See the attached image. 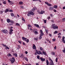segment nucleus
I'll return each mask as SVG.
<instances>
[{
    "instance_id": "16",
    "label": "nucleus",
    "mask_w": 65,
    "mask_h": 65,
    "mask_svg": "<svg viewBox=\"0 0 65 65\" xmlns=\"http://www.w3.org/2000/svg\"><path fill=\"white\" fill-rule=\"evenodd\" d=\"M51 54L52 55H55V52H52L51 53Z\"/></svg>"
},
{
    "instance_id": "40",
    "label": "nucleus",
    "mask_w": 65,
    "mask_h": 65,
    "mask_svg": "<svg viewBox=\"0 0 65 65\" xmlns=\"http://www.w3.org/2000/svg\"><path fill=\"white\" fill-rule=\"evenodd\" d=\"M9 31H10L12 32V31H13V30L12 29H10Z\"/></svg>"
},
{
    "instance_id": "1",
    "label": "nucleus",
    "mask_w": 65,
    "mask_h": 65,
    "mask_svg": "<svg viewBox=\"0 0 65 65\" xmlns=\"http://www.w3.org/2000/svg\"><path fill=\"white\" fill-rule=\"evenodd\" d=\"M28 13L27 14V15L28 17L30 16L31 15H33L34 14V12L32 11H29L28 12Z\"/></svg>"
},
{
    "instance_id": "33",
    "label": "nucleus",
    "mask_w": 65,
    "mask_h": 65,
    "mask_svg": "<svg viewBox=\"0 0 65 65\" xmlns=\"http://www.w3.org/2000/svg\"><path fill=\"white\" fill-rule=\"evenodd\" d=\"M9 33L10 34H12V33H13V32H12V31H10L9 32Z\"/></svg>"
},
{
    "instance_id": "19",
    "label": "nucleus",
    "mask_w": 65,
    "mask_h": 65,
    "mask_svg": "<svg viewBox=\"0 0 65 65\" xmlns=\"http://www.w3.org/2000/svg\"><path fill=\"white\" fill-rule=\"evenodd\" d=\"M42 52V53L43 55H46V53L45 52L43 51Z\"/></svg>"
},
{
    "instance_id": "25",
    "label": "nucleus",
    "mask_w": 65,
    "mask_h": 65,
    "mask_svg": "<svg viewBox=\"0 0 65 65\" xmlns=\"http://www.w3.org/2000/svg\"><path fill=\"white\" fill-rule=\"evenodd\" d=\"M11 15L12 17H13V16H14V14L12 13H11Z\"/></svg>"
},
{
    "instance_id": "32",
    "label": "nucleus",
    "mask_w": 65,
    "mask_h": 65,
    "mask_svg": "<svg viewBox=\"0 0 65 65\" xmlns=\"http://www.w3.org/2000/svg\"><path fill=\"white\" fill-rule=\"evenodd\" d=\"M40 36V37H39V38L40 39H41V38H42V37H41V36Z\"/></svg>"
},
{
    "instance_id": "10",
    "label": "nucleus",
    "mask_w": 65,
    "mask_h": 65,
    "mask_svg": "<svg viewBox=\"0 0 65 65\" xmlns=\"http://www.w3.org/2000/svg\"><path fill=\"white\" fill-rule=\"evenodd\" d=\"M37 8L35 7H34L32 10V11H34V10H36Z\"/></svg>"
},
{
    "instance_id": "46",
    "label": "nucleus",
    "mask_w": 65,
    "mask_h": 65,
    "mask_svg": "<svg viewBox=\"0 0 65 65\" xmlns=\"http://www.w3.org/2000/svg\"><path fill=\"white\" fill-rule=\"evenodd\" d=\"M53 41H55L56 40V39H53L52 40Z\"/></svg>"
},
{
    "instance_id": "37",
    "label": "nucleus",
    "mask_w": 65,
    "mask_h": 65,
    "mask_svg": "<svg viewBox=\"0 0 65 65\" xmlns=\"http://www.w3.org/2000/svg\"><path fill=\"white\" fill-rule=\"evenodd\" d=\"M44 23H46V20H44Z\"/></svg>"
},
{
    "instance_id": "61",
    "label": "nucleus",
    "mask_w": 65,
    "mask_h": 65,
    "mask_svg": "<svg viewBox=\"0 0 65 65\" xmlns=\"http://www.w3.org/2000/svg\"><path fill=\"white\" fill-rule=\"evenodd\" d=\"M11 23H13V21H11Z\"/></svg>"
},
{
    "instance_id": "34",
    "label": "nucleus",
    "mask_w": 65,
    "mask_h": 65,
    "mask_svg": "<svg viewBox=\"0 0 65 65\" xmlns=\"http://www.w3.org/2000/svg\"><path fill=\"white\" fill-rule=\"evenodd\" d=\"M55 61L56 62H58V58H56L55 59Z\"/></svg>"
},
{
    "instance_id": "29",
    "label": "nucleus",
    "mask_w": 65,
    "mask_h": 65,
    "mask_svg": "<svg viewBox=\"0 0 65 65\" xmlns=\"http://www.w3.org/2000/svg\"><path fill=\"white\" fill-rule=\"evenodd\" d=\"M14 56H15V57H17V53H14Z\"/></svg>"
},
{
    "instance_id": "57",
    "label": "nucleus",
    "mask_w": 65,
    "mask_h": 65,
    "mask_svg": "<svg viewBox=\"0 0 65 65\" xmlns=\"http://www.w3.org/2000/svg\"><path fill=\"white\" fill-rule=\"evenodd\" d=\"M58 38H61V35H59L58 36Z\"/></svg>"
},
{
    "instance_id": "41",
    "label": "nucleus",
    "mask_w": 65,
    "mask_h": 65,
    "mask_svg": "<svg viewBox=\"0 0 65 65\" xmlns=\"http://www.w3.org/2000/svg\"><path fill=\"white\" fill-rule=\"evenodd\" d=\"M3 13V11H0V14Z\"/></svg>"
},
{
    "instance_id": "64",
    "label": "nucleus",
    "mask_w": 65,
    "mask_h": 65,
    "mask_svg": "<svg viewBox=\"0 0 65 65\" xmlns=\"http://www.w3.org/2000/svg\"><path fill=\"white\" fill-rule=\"evenodd\" d=\"M2 45H3V46H5V45H4V44H2Z\"/></svg>"
},
{
    "instance_id": "58",
    "label": "nucleus",
    "mask_w": 65,
    "mask_h": 65,
    "mask_svg": "<svg viewBox=\"0 0 65 65\" xmlns=\"http://www.w3.org/2000/svg\"><path fill=\"white\" fill-rule=\"evenodd\" d=\"M53 11L54 12H56V11H57L55 9H54Z\"/></svg>"
},
{
    "instance_id": "60",
    "label": "nucleus",
    "mask_w": 65,
    "mask_h": 65,
    "mask_svg": "<svg viewBox=\"0 0 65 65\" xmlns=\"http://www.w3.org/2000/svg\"><path fill=\"white\" fill-rule=\"evenodd\" d=\"M25 54H28V52L27 51H25Z\"/></svg>"
},
{
    "instance_id": "20",
    "label": "nucleus",
    "mask_w": 65,
    "mask_h": 65,
    "mask_svg": "<svg viewBox=\"0 0 65 65\" xmlns=\"http://www.w3.org/2000/svg\"><path fill=\"white\" fill-rule=\"evenodd\" d=\"M54 8H55L56 9V8H57V7H58V6L57 5H54Z\"/></svg>"
},
{
    "instance_id": "56",
    "label": "nucleus",
    "mask_w": 65,
    "mask_h": 65,
    "mask_svg": "<svg viewBox=\"0 0 65 65\" xmlns=\"http://www.w3.org/2000/svg\"><path fill=\"white\" fill-rule=\"evenodd\" d=\"M62 39H65V37L64 36L63 37Z\"/></svg>"
},
{
    "instance_id": "13",
    "label": "nucleus",
    "mask_w": 65,
    "mask_h": 65,
    "mask_svg": "<svg viewBox=\"0 0 65 65\" xmlns=\"http://www.w3.org/2000/svg\"><path fill=\"white\" fill-rule=\"evenodd\" d=\"M44 11H43V10H42L40 12V14H43V13H44Z\"/></svg>"
},
{
    "instance_id": "22",
    "label": "nucleus",
    "mask_w": 65,
    "mask_h": 65,
    "mask_svg": "<svg viewBox=\"0 0 65 65\" xmlns=\"http://www.w3.org/2000/svg\"><path fill=\"white\" fill-rule=\"evenodd\" d=\"M14 4V3H13V2H11L10 3V4L11 5H13Z\"/></svg>"
},
{
    "instance_id": "55",
    "label": "nucleus",
    "mask_w": 65,
    "mask_h": 65,
    "mask_svg": "<svg viewBox=\"0 0 65 65\" xmlns=\"http://www.w3.org/2000/svg\"><path fill=\"white\" fill-rule=\"evenodd\" d=\"M62 20L63 21H65V18H63L62 19Z\"/></svg>"
},
{
    "instance_id": "59",
    "label": "nucleus",
    "mask_w": 65,
    "mask_h": 65,
    "mask_svg": "<svg viewBox=\"0 0 65 65\" xmlns=\"http://www.w3.org/2000/svg\"><path fill=\"white\" fill-rule=\"evenodd\" d=\"M18 47H19V48H20V47H21V46H20V45H18Z\"/></svg>"
},
{
    "instance_id": "7",
    "label": "nucleus",
    "mask_w": 65,
    "mask_h": 65,
    "mask_svg": "<svg viewBox=\"0 0 65 65\" xmlns=\"http://www.w3.org/2000/svg\"><path fill=\"white\" fill-rule=\"evenodd\" d=\"M40 32H41V34H40V36H42L44 34L42 32V30H41L40 31Z\"/></svg>"
},
{
    "instance_id": "48",
    "label": "nucleus",
    "mask_w": 65,
    "mask_h": 65,
    "mask_svg": "<svg viewBox=\"0 0 65 65\" xmlns=\"http://www.w3.org/2000/svg\"><path fill=\"white\" fill-rule=\"evenodd\" d=\"M9 55V56H10V57H11V54H10V53H9L8 54V55Z\"/></svg>"
},
{
    "instance_id": "38",
    "label": "nucleus",
    "mask_w": 65,
    "mask_h": 65,
    "mask_svg": "<svg viewBox=\"0 0 65 65\" xmlns=\"http://www.w3.org/2000/svg\"><path fill=\"white\" fill-rule=\"evenodd\" d=\"M3 4H6V1H4L3 3Z\"/></svg>"
},
{
    "instance_id": "23",
    "label": "nucleus",
    "mask_w": 65,
    "mask_h": 65,
    "mask_svg": "<svg viewBox=\"0 0 65 65\" xmlns=\"http://www.w3.org/2000/svg\"><path fill=\"white\" fill-rule=\"evenodd\" d=\"M8 11H9L8 10V9H6V11H5V13H6V12H7Z\"/></svg>"
},
{
    "instance_id": "30",
    "label": "nucleus",
    "mask_w": 65,
    "mask_h": 65,
    "mask_svg": "<svg viewBox=\"0 0 65 65\" xmlns=\"http://www.w3.org/2000/svg\"><path fill=\"white\" fill-rule=\"evenodd\" d=\"M15 25L19 26H20V24L18 23H16L15 24Z\"/></svg>"
},
{
    "instance_id": "52",
    "label": "nucleus",
    "mask_w": 65,
    "mask_h": 65,
    "mask_svg": "<svg viewBox=\"0 0 65 65\" xmlns=\"http://www.w3.org/2000/svg\"><path fill=\"white\" fill-rule=\"evenodd\" d=\"M8 2H9V3H10V2H11V1L10 0H8Z\"/></svg>"
},
{
    "instance_id": "18",
    "label": "nucleus",
    "mask_w": 65,
    "mask_h": 65,
    "mask_svg": "<svg viewBox=\"0 0 65 65\" xmlns=\"http://www.w3.org/2000/svg\"><path fill=\"white\" fill-rule=\"evenodd\" d=\"M5 46L6 47L5 49L6 50H7V49H9V48L8 47H7L6 45H5Z\"/></svg>"
},
{
    "instance_id": "8",
    "label": "nucleus",
    "mask_w": 65,
    "mask_h": 65,
    "mask_svg": "<svg viewBox=\"0 0 65 65\" xmlns=\"http://www.w3.org/2000/svg\"><path fill=\"white\" fill-rule=\"evenodd\" d=\"M40 59H41L42 62H43L45 60V59L44 58H43L42 57H41L40 58Z\"/></svg>"
},
{
    "instance_id": "42",
    "label": "nucleus",
    "mask_w": 65,
    "mask_h": 65,
    "mask_svg": "<svg viewBox=\"0 0 65 65\" xmlns=\"http://www.w3.org/2000/svg\"><path fill=\"white\" fill-rule=\"evenodd\" d=\"M18 42L19 43H20V44H21V43H22V42H21V41H18Z\"/></svg>"
},
{
    "instance_id": "21",
    "label": "nucleus",
    "mask_w": 65,
    "mask_h": 65,
    "mask_svg": "<svg viewBox=\"0 0 65 65\" xmlns=\"http://www.w3.org/2000/svg\"><path fill=\"white\" fill-rule=\"evenodd\" d=\"M7 22H8V23H9V22H10V20L9 19H7Z\"/></svg>"
},
{
    "instance_id": "62",
    "label": "nucleus",
    "mask_w": 65,
    "mask_h": 65,
    "mask_svg": "<svg viewBox=\"0 0 65 65\" xmlns=\"http://www.w3.org/2000/svg\"><path fill=\"white\" fill-rule=\"evenodd\" d=\"M62 9H65V7H63L62 8Z\"/></svg>"
},
{
    "instance_id": "43",
    "label": "nucleus",
    "mask_w": 65,
    "mask_h": 65,
    "mask_svg": "<svg viewBox=\"0 0 65 65\" xmlns=\"http://www.w3.org/2000/svg\"><path fill=\"white\" fill-rule=\"evenodd\" d=\"M50 15L51 16V17H52V18L53 17V14H50Z\"/></svg>"
},
{
    "instance_id": "44",
    "label": "nucleus",
    "mask_w": 65,
    "mask_h": 65,
    "mask_svg": "<svg viewBox=\"0 0 65 65\" xmlns=\"http://www.w3.org/2000/svg\"><path fill=\"white\" fill-rule=\"evenodd\" d=\"M45 3L46 4H47V5H48V2H45Z\"/></svg>"
},
{
    "instance_id": "12",
    "label": "nucleus",
    "mask_w": 65,
    "mask_h": 65,
    "mask_svg": "<svg viewBox=\"0 0 65 65\" xmlns=\"http://www.w3.org/2000/svg\"><path fill=\"white\" fill-rule=\"evenodd\" d=\"M32 48L33 49H34V50H35V49H36V46H35V44H33Z\"/></svg>"
},
{
    "instance_id": "24",
    "label": "nucleus",
    "mask_w": 65,
    "mask_h": 65,
    "mask_svg": "<svg viewBox=\"0 0 65 65\" xmlns=\"http://www.w3.org/2000/svg\"><path fill=\"white\" fill-rule=\"evenodd\" d=\"M23 4V3L22 2H19V4Z\"/></svg>"
},
{
    "instance_id": "14",
    "label": "nucleus",
    "mask_w": 65,
    "mask_h": 65,
    "mask_svg": "<svg viewBox=\"0 0 65 65\" xmlns=\"http://www.w3.org/2000/svg\"><path fill=\"white\" fill-rule=\"evenodd\" d=\"M28 29H30V28H31L32 27V26L30 24H28Z\"/></svg>"
},
{
    "instance_id": "5",
    "label": "nucleus",
    "mask_w": 65,
    "mask_h": 65,
    "mask_svg": "<svg viewBox=\"0 0 65 65\" xmlns=\"http://www.w3.org/2000/svg\"><path fill=\"white\" fill-rule=\"evenodd\" d=\"M36 53L37 54H39H39L42 55V53H41V52L40 51L36 50Z\"/></svg>"
},
{
    "instance_id": "3",
    "label": "nucleus",
    "mask_w": 65,
    "mask_h": 65,
    "mask_svg": "<svg viewBox=\"0 0 65 65\" xmlns=\"http://www.w3.org/2000/svg\"><path fill=\"white\" fill-rule=\"evenodd\" d=\"M48 60L50 61H51V62H50V65H54V63L53 62V61L51 59L50 57L49 58Z\"/></svg>"
},
{
    "instance_id": "15",
    "label": "nucleus",
    "mask_w": 65,
    "mask_h": 65,
    "mask_svg": "<svg viewBox=\"0 0 65 65\" xmlns=\"http://www.w3.org/2000/svg\"><path fill=\"white\" fill-rule=\"evenodd\" d=\"M20 56L21 58H24V55L22 54L20 55Z\"/></svg>"
},
{
    "instance_id": "9",
    "label": "nucleus",
    "mask_w": 65,
    "mask_h": 65,
    "mask_svg": "<svg viewBox=\"0 0 65 65\" xmlns=\"http://www.w3.org/2000/svg\"><path fill=\"white\" fill-rule=\"evenodd\" d=\"M34 26L35 27H36L37 28H39V26L38 24H34Z\"/></svg>"
},
{
    "instance_id": "50",
    "label": "nucleus",
    "mask_w": 65,
    "mask_h": 65,
    "mask_svg": "<svg viewBox=\"0 0 65 65\" xmlns=\"http://www.w3.org/2000/svg\"><path fill=\"white\" fill-rule=\"evenodd\" d=\"M26 42L27 43H28V42H29V39H27V40H26Z\"/></svg>"
},
{
    "instance_id": "63",
    "label": "nucleus",
    "mask_w": 65,
    "mask_h": 65,
    "mask_svg": "<svg viewBox=\"0 0 65 65\" xmlns=\"http://www.w3.org/2000/svg\"><path fill=\"white\" fill-rule=\"evenodd\" d=\"M22 43L23 45H25V43L24 42H23Z\"/></svg>"
},
{
    "instance_id": "45",
    "label": "nucleus",
    "mask_w": 65,
    "mask_h": 65,
    "mask_svg": "<svg viewBox=\"0 0 65 65\" xmlns=\"http://www.w3.org/2000/svg\"><path fill=\"white\" fill-rule=\"evenodd\" d=\"M47 5H48V6H51L52 5L51 4H49L48 3Z\"/></svg>"
},
{
    "instance_id": "47",
    "label": "nucleus",
    "mask_w": 65,
    "mask_h": 65,
    "mask_svg": "<svg viewBox=\"0 0 65 65\" xmlns=\"http://www.w3.org/2000/svg\"><path fill=\"white\" fill-rule=\"evenodd\" d=\"M47 19H48V20H50V19H51V17H48L47 18Z\"/></svg>"
},
{
    "instance_id": "51",
    "label": "nucleus",
    "mask_w": 65,
    "mask_h": 65,
    "mask_svg": "<svg viewBox=\"0 0 65 65\" xmlns=\"http://www.w3.org/2000/svg\"><path fill=\"white\" fill-rule=\"evenodd\" d=\"M32 32H34V31H36V29H32Z\"/></svg>"
},
{
    "instance_id": "6",
    "label": "nucleus",
    "mask_w": 65,
    "mask_h": 65,
    "mask_svg": "<svg viewBox=\"0 0 65 65\" xmlns=\"http://www.w3.org/2000/svg\"><path fill=\"white\" fill-rule=\"evenodd\" d=\"M2 32L4 33H7L8 32V31L6 29L3 30H2Z\"/></svg>"
},
{
    "instance_id": "11",
    "label": "nucleus",
    "mask_w": 65,
    "mask_h": 65,
    "mask_svg": "<svg viewBox=\"0 0 65 65\" xmlns=\"http://www.w3.org/2000/svg\"><path fill=\"white\" fill-rule=\"evenodd\" d=\"M22 39L23 40H24L25 41H27V38H25L24 37H22Z\"/></svg>"
},
{
    "instance_id": "31",
    "label": "nucleus",
    "mask_w": 65,
    "mask_h": 65,
    "mask_svg": "<svg viewBox=\"0 0 65 65\" xmlns=\"http://www.w3.org/2000/svg\"><path fill=\"white\" fill-rule=\"evenodd\" d=\"M25 60H26L27 61H28V59H27V58L25 57Z\"/></svg>"
},
{
    "instance_id": "39",
    "label": "nucleus",
    "mask_w": 65,
    "mask_h": 65,
    "mask_svg": "<svg viewBox=\"0 0 65 65\" xmlns=\"http://www.w3.org/2000/svg\"><path fill=\"white\" fill-rule=\"evenodd\" d=\"M39 55H38L37 56V59H40V58H39Z\"/></svg>"
},
{
    "instance_id": "28",
    "label": "nucleus",
    "mask_w": 65,
    "mask_h": 65,
    "mask_svg": "<svg viewBox=\"0 0 65 65\" xmlns=\"http://www.w3.org/2000/svg\"><path fill=\"white\" fill-rule=\"evenodd\" d=\"M22 20L23 21H24V22H25V19L23 18H22Z\"/></svg>"
},
{
    "instance_id": "17",
    "label": "nucleus",
    "mask_w": 65,
    "mask_h": 65,
    "mask_svg": "<svg viewBox=\"0 0 65 65\" xmlns=\"http://www.w3.org/2000/svg\"><path fill=\"white\" fill-rule=\"evenodd\" d=\"M34 33L35 34H36V35L38 34V32L37 31H34Z\"/></svg>"
},
{
    "instance_id": "54",
    "label": "nucleus",
    "mask_w": 65,
    "mask_h": 65,
    "mask_svg": "<svg viewBox=\"0 0 65 65\" xmlns=\"http://www.w3.org/2000/svg\"><path fill=\"white\" fill-rule=\"evenodd\" d=\"M57 48V47H56V46H55L54 47V49H55V50Z\"/></svg>"
},
{
    "instance_id": "53",
    "label": "nucleus",
    "mask_w": 65,
    "mask_h": 65,
    "mask_svg": "<svg viewBox=\"0 0 65 65\" xmlns=\"http://www.w3.org/2000/svg\"><path fill=\"white\" fill-rule=\"evenodd\" d=\"M57 32H58L57 31H55L54 33L55 34H56V33H57Z\"/></svg>"
},
{
    "instance_id": "35",
    "label": "nucleus",
    "mask_w": 65,
    "mask_h": 65,
    "mask_svg": "<svg viewBox=\"0 0 65 65\" xmlns=\"http://www.w3.org/2000/svg\"><path fill=\"white\" fill-rule=\"evenodd\" d=\"M35 40H38V38H37V37H36L35 38Z\"/></svg>"
},
{
    "instance_id": "27",
    "label": "nucleus",
    "mask_w": 65,
    "mask_h": 65,
    "mask_svg": "<svg viewBox=\"0 0 65 65\" xmlns=\"http://www.w3.org/2000/svg\"><path fill=\"white\" fill-rule=\"evenodd\" d=\"M45 31L46 33H47V34H48V30H47L45 29Z\"/></svg>"
},
{
    "instance_id": "2",
    "label": "nucleus",
    "mask_w": 65,
    "mask_h": 65,
    "mask_svg": "<svg viewBox=\"0 0 65 65\" xmlns=\"http://www.w3.org/2000/svg\"><path fill=\"white\" fill-rule=\"evenodd\" d=\"M52 28L53 29H58V27L56 26H55V24H53L52 25Z\"/></svg>"
},
{
    "instance_id": "49",
    "label": "nucleus",
    "mask_w": 65,
    "mask_h": 65,
    "mask_svg": "<svg viewBox=\"0 0 65 65\" xmlns=\"http://www.w3.org/2000/svg\"><path fill=\"white\" fill-rule=\"evenodd\" d=\"M38 12H39V13L40 14V11L39 10L37 11Z\"/></svg>"
},
{
    "instance_id": "26",
    "label": "nucleus",
    "mask_w": 65,
    "mask_h": 65,
    "mask_svg": "<svg viewBox=\"0 0 65 65\" xmlns=\"http://www.w3.org/2000/svg\"><path fill=\"white\" fill-rule=\"evenodd\" d=\"M40 49L41 51H42L43 50V48H42V47H40Z\"/></svg>"
},
{
    "instance_id": "4",
    "label": "nucleus",
    "mask_w": 65,
    "mask_h": 65,
    "mask_svg": "<svg viewBox=\"0 0 65 65\" xmlns=\"http://www.w3.org/2000/svg\"><path fill=\"white\" fill-rule=\"evenodd\" d=\"M11 61L12 63H13L15 61V59H14V58L13 57H12V59L11 60Z\"/></svg>"
},
{
    "instance_id": "36",
    "label": "nucleus",
    "mask_w": 65,
    "mask_h": 65,
    "mask_svg": "<svg viewBox=\"0 0 65 65\" xmlns=\"http://www.w3.org/2000/svg\"><path fill=\"white\" fill-rule=\"evenodd\" d=\"M9 12H13V10H9Z\"/></svg>"
}]
</instances>
